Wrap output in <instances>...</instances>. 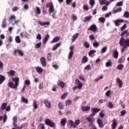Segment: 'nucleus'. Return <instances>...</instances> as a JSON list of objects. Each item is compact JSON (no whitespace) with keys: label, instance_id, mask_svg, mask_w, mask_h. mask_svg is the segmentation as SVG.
Segmentation results:
<instances>
[{"label":"nucleus","instance_id":"48","mask_svg":"<svg viewBox=\"0 0 129 129\" xmlns=\"http://www.w3.org/2000/svg\"><path fill=\"white\" fill-rule=\"evenodd\" d=\"M124 17L126 18V19H128L129 18V12H125L124 13Z\"/></svg>","mask_w":129,"mask_h":129},{"label":"nucleus","instance_id":"17","mask_svg":"<svg viewBox=\"0 0 129 129\" xmlns=\"http://www.w3.org/2000/svg\"><path fill=\"white\" fill-rule=\"evenodd\" d=\"M117 83L118 85L119 88H121L122 87V81L120 80L119 78L116 79Z\"/></svg>","mask_w":129,"mask_h":129},{"label":"nucleus","instance_id":"15","mask_svg":"<svg viewBox=\"0 0 129 129\" xmlns=\"http://www.w3.org/2000/svg\"><path fill=\"white\" fill-rule=\"evenodd\" d=\"M35 69L38 74H42L43 73V69L40 67H36Z\"/></svg>","mask_w":129,"mask_h":129},{"label":"nucleus","instance_id":"49","mask_svg":"<svg viewBox=\"0 0 129 129\" xmlns=\"http://www.w3.org/2000/svg\"><path fill=\"white\" fill-rule=\"evenodd\" d=\"M33 107L34 109H37L38 108V104H37V101H36L33 102Z\"/></svg>","mask_w":129,"mask_h":129},{"label":"nucleus","instance_id":"30","mask_svg":"<svg viewBox=\"0 0 129 129\" xmlns=\"http://www.w3.org/2000/svg\"><path fill=\"white\" fill-rule=\"evenodd\" d=\"M21 101H22V102H23L24 103H26V104H28L29 103V101L28 100V99L25 98V97H21Z\"/></svg>","mask_w":129,"mask_h":129},{"label":"nucleus","instance_id":"27","mask_svg":"<svg viewBox=\"0 0 129 129\" xmlns=\"http://www.w3.org/2000/svg\"><path fill=\"white\" fill-rule=\"evenodd\" d=\"M66 121H67L66 118H63L60 121L61 125L64 126V125L66 124Z\"/></svg>","mask_w":129,"mask_h":129},{"label":"nucleus","instance_id":"20","mask_svg":"<svg viewBox=\"0 0 129 129\" xmlns=\"http://www.w3.org/2000/svg\"><path fill=\"white\" fill-rule=\"evenodd\" d=\"M82 111H89L90 110V106H83L82 107Z\"/></svg>","mask_w":129,"mask_h":129},{"label":"nucleus","instance_id":"3","mask_svg":"<svg viewBox=\"0 0 129 129\" xmlns=\"http://www.w3.org/2000/svg\"><path fill=\"white\" fill-rule=\"evenodd\" d=\"M119 44L120 47H123V46H125V47H129V38L124 39V37H121L120 39Z\"/></svg>","mask_w":129,"mask_h":129},{"label":"nucleus","instance_id":"10","mask_svg":"<svg viewBox=\"0 0 129 129\" xmlns=\"http://www.w3.org/2000/svg\"><path fill=\"white\" fill-rule=\"evenodd\" d=\"M97 123L98 124L99 127L100 128H103L104 127V124L102 123V120L100 119V118H98L97 120Z\"/></svg>","mask_w":129,"mask_h":129},{"label":"nucleus","instance_id":"40","mask_svg":"<svg viewBox=\"0 0 129 129\" xmlns=\"http://www.w3.org/2000/svg\"><path fill=\"white\" fill-rule=\"evenodd\" d=\"M61 45V43H57L52 48V51H55Z\"/></svg>","mask_w":129,"mask_h":129},{"label":"nucleus","instance_id":"53","mask_svg":"<svg viewBox=\"0 0 129 129\" xmlns=\"http://www.w3.org/2000/svg\"><path fill=\"white\" fill-rule=\"evenodd\" d=\"M52 58V55L51 53H48L47 55V59L48 61H51V58Z\"/></svg>","mask_w":129,"mask_h":129},{"label":"nucleus","instance_id":"56","mask_svg":"<svg viewBox=\"0 0 129 129\" xmlns=\"http://www.w3.org/2000/svg\"><path fill=\"white\" fill-rule=\"evenodd\" d=\"M110 93H111V91H110V90H108L105 93L106 96H107V97H108L109 95H110Z\"/></svg>","mask_w":129,"mask_h":129},{"label":"nucleus","instance_id":"45","mask_svg":"<svg viewBox=\"0 0 129 129\" xmlns=\"http://www.w3.org/2000/svg\"><path fill=\"white\" fill-rule=\"evenodd\" d=\"M106 51H107V46H105L103 48H102L101 51V53H105V52H106Z\"/></svg>","mask_w":129,"mask_h":129},{"label":"nucleus","instance_id":"19","mask_svg":"<svg viewBox=\"0 0 129 129\" xmlns=\"http://www.w3.org/2000/svg\"><path fill=\"white\" fill-rule=\"evenodd\" d=\"M113 58L114 59H117L118 58V51L117 50H114L113 52Z\"/></svg>","mask_w":129,"mask_h":129},{"label":"nucleus","instance_id":"11","mask_svg":"<svg viewBox=\"0 0 129 129\" xmlns=\"http://www.w3.org/2000/svg\"><path fill=\"white\" fill-rule=\"evenodd\" d=\"M91 111H92V113L91 114V115H95L97 112H99V111H100V109L96 108H92L91 109Z\"/></svg>","mask_w":129,"mask_h":129},{"label":"nucleus","instance_id":"52","mask_svg":"<svg viewBox=\"0 0 129 129\" xmlns=\"http://www.w3.org/2000/svg\"><path fill=\"white\" fill-rule=\"evenodd\" d=\"M7 120H8V116H7V114H5L3 117V122L5 123Z\"/></svg>","mask_w":129,"mask_h":129},{"label":"nucleus","instance_id":"59","mask_svg":"<svg viewBox=\"0 0 129 129\" xmlns=\"http://www.w3.org/2000/svg\"><path fill=\"white\" fill-rule=\"evenodd\" d=\"M68 94L67 93H65L64 94H62L61 96V99H65V98L67 97Z\"/></svg>","mask_w":129,"mask_h":129},{"label":"nucleus","instance_id":"62","mask_svg":"<svg viewBox=\"0 0 129 129\" xmlns=\"http://www.w3.org/2000/svg\"><path fill=\"white\" fill-rule=\"evenodd\" d=\"M17 121H18V117L17 116H15L13 118V122H17Z\"/></svg>","mask_w":129,"mask_h":129},{"label":"nucleus","instance_id":"61","mask_svg":"<svg viewBox=\"0 0 129 129\" xmlns=\"http://www.w3.org/2000/svg\"><path fill=\"white\" fill-rule=\"evenodd\" d=\"M41 45H42V43L39 42L35 45V47L36 48H40L41 47Z\"/></svg>","mask_w":129,"mask_h":129},{"label":"nucleus","instance_id":"29","mask_svg":"<svg viewBox=\"0 0 129 129\" xmlns=\"http://www.w3.org/2000/svg\"><path fill=\"white\" fill-rule=\"evenodd\" d=\"M72 104V101L71 100H67L65 101V105L66 106H69V105H71Z\"/></svg>","mask_w":129,"mask_h":129},{"label":"nucleus","instance_id":"24","mask_svg":"<svg viewBox=\"0 0 129 129\" xmlns=\"http://www.w3.org/2000/svg\"><path fill=\"white\" fill-rule=\"evenodd\" d=\"M5 80H6V77L5 76L0 75V85L1 84H3V83H4Z\"/></svg>","mask_w":129,"mask_h":129},{"label":"nucleus","instance_id":"1","mask_svg":"<svg viewBox=\"0 0 129 129\" xmlns=\"http://www.w3.org/2000/svg\"><path fill=\"white\" fill-rule=\"evenodd\" d=\"M46 8H48L49 14H50V15L52 14L51 17L52 19L56 20L57 19V17L56 16L57 11L55 10V8H54V5H53V3L49 2L47 3Z\"/></svg>","mask_w":129,"mask_h":129},{"label":"nucleus","instance_id":"22","mask_svg":"<svg viewBox=\"0 0 129 129\" xmlns=\"http://www.w3.org/2000/svg\"><path fill=\"white\" fill-rule=\"evenodd\" d=\"M69 123L70 125H71L73 128H76V125H75V123L72 120H69Z\"/></svg>","mask_w":129,"mask_h":129},{"label":"nucleus","instance_id":"51","mask_svg":"<svg viewBox=\"0 0 129 129\" xmlns=\"http://www.w3.org/2000/svg\"><path fill=\"white\" fill-rule=\"evenodd\" d=\"M72 19L73 21H77V16L74 14H72Z\"/></svg>","mask_w":129,"mask_h":129},{"label":"nucleus","instance_id":"46","mask_svg":"<svg viewBox=\"0 0 129 129\" xmlns=\"http://www.w3.org/2000/svg\"><path fill=\"white\" fill-rule=\"evenodd\" d=\"M95 4V2L94 1V0H90V6H91V9H92V8H93V6H94Z\"/></svg>","mask_w":129,"mask_h":129},{"label":"nucleus","instance_id":"43","mask_svg":"<svg viewBox=\"0 0 129 129\" xmlns=\"http://www.w3.org/2000/svg\"><path fill=\"white\" fill-rule=\"evenodd\" d=\"M99 22H100V23H102V24H103V23L105 22V18H104V17H101L99 19Z\"/></svg>","mask_w":129,"mask_h":129},{"label":"nucleus","instance_id":"26","mask_svg":"<svg viewBox=\"0 0 129 129\" xmlns=\"http://www.w3.org/2000/svg\"><path fill=\"white\" fill-rule=\"evenodd\" d=\"M60 40V37L59 36H56L54 37L53 40L51 41V44H53V43H56V42H58Z\"/></svg>","mask_w":129,"mask_h":129},{"label":"nucleus","instance_id":"18","mask_svg":"<svg viewBox=\"0 0 129 129\" xmlns=\"http://www.w3.org/2000/svg\"><path fill=\"white\" fill-rule=\"evenodd\" d=\"M79 36V33L75 34L72 37V42L73 43H74V42L76 41V40H77V38H78Z\"/></svg>","mask_w":129,"mask_h":129},{"label":"nucleus","instance_id":"12","mask_svg":"<svg viewBox=\"0 0 129 129\" xmlns=\"http://www.w3.org/2000/svg\"><path fill=\"white\" fill-rule=\"evenodd\" d=\"M88 31H92V32H96L97 31V27L95 24L91 25L90 28L88 29Z\"/></svg>","mask_w":129,"mask_h":129},{"label":"nucleus","instance_id":"38","mask_svg":"<svg viewBox=\"0 0 129 129\" xmlns=\"http://www.w3.org/2000/svg\"><path fill=\"white\" fill-rule=\"evenodd\" d=\"M57 106L60 110H62V109H64V106H63V104L61 102L58 103Z\"/></svg>","mask_w":129,"mask_h":129},{"label":"nucleus","instance_id":"5","mask_svg":"<svg viewBox=\"0 0 129 129\" xmlns=\"http://www.w3.org/2000/svg\"><path fill=\"white\" fill-rule=\"evenodd\" d=\"M74 49V46H71L70 47V51L68 55V60H71L72 59V57H73V55H74V52L73 51V49Z\"/></svg>","mask_w":129,"mask_h":129},{"label":"nucleus","instance_id":"9","mask_svg":"<svg viewBox=\"0 0 129 129\" xmlns=\"http://www.w3.org/2000/svg\"><path fill=\"white\" fill-rule=\"evenodd\" d=\"M40 61L42 67H46L47 66V62H46V58L42 57L40 58Z\"/></svg>","mask_w":129,"mask_h":129},{"label":"nucleus","instance_id":"50","mask_svg":"<svg viewBox=\"0 0 129 129\" xmlns=\"http://www.w3.org/2000/svg\"><path fill=\"white\" fill-rule=\"evenodd\" d=\"M27 125H28V123H27L22 124H21V125L20 126H18L17 129H22V128H23V127H24V126H27Z\"/></svg>","mask_w":129,"mask_h":129},{"label":"nucleus","instance_id":"13","mask_svg":"<svg viewBox=\"0 0 129 129\" xmlns=\"http://www.w3.org/2000/svg\"><path fill=\"white\" fill-rule=\"evenodd\" d=\"M75 83L76 85L78 86V89H81V88H82V83H81V82H80V81L78 79H76Z\"/></svg>","mask_w":129,"mask_h":129},{"label":"nucleus","instance_id":"41","mask_svg":"<svg viewBox=\"0 0 129 129\" xmlns=\"http://www.w3.org/2000/svg\"><path fill=\"white\" fill-rule=\"evenodd\" d=\"M94 53H96V50H91L89 52L88 55L90 57H92V54H94Z\"/></svg>","mask_w":129,"mask_h":129},{"label":"nucleus","instance_id":"44","mask_svg":"<svg viewBox=\"0 0 129 129\" xmlns=\"http://www.w3.org/2000/svg\"><path fill=\"white\" fill-rule=\"evenodd\" d=\"M80 124V119L76 120L75 122V125H76V128L77 127L78 125Z\"/></svg>","mask_w":129,"mask_h":129},{"label":"nucleus","instance_id":"47","mask_svg":"<svg viewBox=\"0 0 129 129\" xmlns=\"http://www.w3.org/2000/svg\"><path fill=\"white\" fill-rule=\"evenodd\" d=\"M93 47H98L99 46V43L97 42L96 40H95V41L93 43Z\"/></svg>","mask_w":129,"mask_h":129},{"label":"nucleus","instance_id":"21","mask_svg":"<svg viewBox=\"0 0 129 129\" xmlns=\"http://www.w3.org/2000/svg\"><path fill=\"white\" fill-rule=\"evenodd\" d=\"M49 39H50V35H49V34L46 35L43 39V44L45 45L46 44V43H47L49 40Z\"/></svg>","mask_w":129,"mask_h":129},{"label":"nucleus","instance_id":"2","mask_svg":"<svg viewBox=\"0 0 129 129\" xmlns=\"http://www.w3.org/2000/svg\"><path fill=\"white\" fill-rule=\"evenodd\" d=\"M13 81L15 83V84L14 83L10 82L8 83V85L10 88H12L13 89H17L18 88V86H19V82L20 81V78H13Z\"/></svg>","mask_w":129,"mask_h":129},{"label":"nucleus","instance_id":"7","mask_svg":"<svg viewBox=\"0 0 129 129\" xmlns=\"http://www.w3.org/2000/svg\"><path fill=\"white\" fill-rule=\"evenodd\" d=\"M43 104H44L46 108H51V106H52V105L51 104V102L46 99L44 100Z\"/></svg>","mask_w":129,"mask_h":129},{"label":"nucleus","instance_id":"37","mask_svg":"<svg viewBox=\"0 0 129 129\" xmlns=\"http://www.w3.org/2000/svg\"><path fill=\"white\" fill-rule=\"evenodd\" d=\"M121 11H122V9L121 8V7H119L118 9L113 11L112 14H116V13H120V12H121Z\"/></svg>","mask_w":129,"mask_h":129},{"label":"nucleus","instance_id":"54","mask_svg":"<svg viewBox=\"0 0 129 129\" xmlns=\"http://www.w3.org/2000/svg\"><path fill=\"white\" fill-rule=\"evenodd\" d=\"M15 19H16V16L15 15H12L9 18V22H10V23H12V20H15Z\"/></svg>","mask_w":129,"mask_h":129},{"label":"nucleus","instance_id":"31","mask_svg":"<svg viewBox=\"0 0 129 129\" xmlns=\"http://www.w3.org/2000/svg\"><path fill=\"white\" fill-rule=\"evenodd\" d=\"M6 23H7V19H4L3 21L2 28H3L4 29H5V28H7Z\"/></svg>","mask_w":129,"mask_h":129},{"label":"nucleus","instance_id":"55","mask_svg":"<svg viewBox=\"0 0 129 129\" xmlns=\"http://www.w3.org/2000/svg\"><path fill=\"white\" fill-rule=\"evenodd\" d=\"M24 34H25V36H28V33L27 32H21L20 33V36L22 37V38H24Z\"/></svg>","mask_w":129,"mask_h":129},{"label":"nucleus","instance_id":"25","mask_svg":"<svg viewBox=\"0 0 129 129\" xmlns=\"http://www.w3.org/2000/svg\"><path fill=\"white\" fill-rule=\"evenodd\" d=\"M88 62V58L86 56H84L82 58V63H85Z\"/></svg>","mask_w":129,"mask_h":129},{"label":"nucleus","instance_id":"14","mask_svg":"<svg viewBox=\"0 0 129 129\" xmlns=\"http://www.w3.org/2000/svg\"><path fill=\"white\" fill-rule=\"evenodd\" d=\"M38 24L40 26H50V22H42L41 21H38Z\"/></svg>","mask_w":129,"mask_h":129},{"label":"nucleus","instance_id":"16","mask_svg":"<svg viewBox=\"0 0 129 129\" xmlns=\"http://www.w3.org/2000/svg\"><path fill=\"white\" fill-rule=\"evenodd\" d=\"M116 124H117V121L115 119L112 120V129H115L116 127Z\"/></svg>","mask_w":129,"mask_h":129},{"label":"nucleus","instance_id":"60","mask_svg":"<svg viewBox=\"0 0 129 129\" xmlns=\"http://www.w3.org/2000/svg\"><path fill=\"white\" fill-rule=\"evenodd\" d=\"M105 2H106V0H100L99 3L101 5H105Z\"/></svg>","mask_w":129,"mask_h":129},{"label":"nucleus","instance_id":"8","mask_svg":"<svg viewBox=\"0 0 129 129\" xmlns=\"http://www.w3.org/2000/svg\"><path fill=\"white\" fill-rule=\"evenodd\" d=\"M113 23L116 27H119V26H120V23H123V20L117 19V20H114L113 21Z\"/></svg>","mask_w":129,"mask_h":129},{"label":"nucleus","instance_id":"57","mask_svg":"<svg viewBox=\"0 0 129 129\" xmlns=\"http://www.w3.org/2000/svg\"><path fill=\"white\" fill-rule=\"evenodd\" d=\"M84 70H91V68L90 67V65L88 64L84 68Z\"/></svg>","mask_w":129,"mask_h":129},{"label":"nucleus","instance_id":"33","mask_svg":"<svg viewBox=\"0 0 129 129\" xmlns=\"http://www.w3.org/2000/svg\"><path fill=\"white\" fill-rule=\"evenodd\" d=\"M123 67H124V66H123V64H120L119 65H118L116 67V69L117 70H120L121 71L123 69Z\"/></svg>","mask_w":129,"mask_h":129},{"label":"nucleus","instance_id":"32","mask_svg":"<svg viewBox=\"0 0 129 129\" xmlns=\"http://www.w3.org/2000/svg\"><path fill=\"white\" fill-rule=\"evenodd\" d=\"M92 18V16H87L85 18L84 20L83 21L84 23H86V22H88V21H90Z\"/></svg>","mask_w":129,"mask_h":129},{"label":"nucleus","instance_id":"39","mask_svg":"<svg viewBox=\"0 0 129 129\" xmlns=\"http://www.w3.org/2000/svg\"><path fill=\"white\" fill-rule=\"evenodd\" d=\"M83 45L84 46V47H85V48H86L87 49H88V48H89V47H90V44H89V43L87 41H85L84 42Z\"/></svg>","mask_w":129,"mask_h":129},{"label":"nucleus","instance_id":"28","mask_svg":"<svg viewBox=\"0 0 129 129\" xmlns=\"http://www.w3.org/2000/svg\"><path fill=\"white\" fill-rule=\"evenodd\" d=\"M7 105H8L7 103H3L1 107V110H5V109H6V108L7 107Z\"/></svg>","mask_w":129,"mask_h":129},{"label":"nucleus","instance_id":"4","mask_svg":"<svg viewBox=\"0 0 129 129\" xmlns=\"http://www.w3.org/2000/svg\"><path fill=\"white\" fill-rule=\"evenodd\" d=\"M44 122L46 125H48L50 127H55V123L50 119H45Z\"/></svg>","mask_w":129,"mask_h":129},{"label":"nucleus","instance_id":"36","mask_svg":"<svg viewBox=\"0 0 129 129\" xmlns=\"http://www.w3.org/2000/svg\"><path fill=\"white\" fill-rule=\"evenodd\" d=\"M15 71L11 70L7 73V74H8L9 76H15Z\"/></svg>","mask_w":129,"mask_h":129},{"label":"nucleus","instance_id":"42","mask_svg":"<svg viewBox=\"0 0 129 129\" xmlns=\"http://www.w3.org/2000/svg\"><path fill=\"white\" fill-rule=\"evenodd\" d=\"M112 64L111 63V60L109 59L107 62H106V67H109V66H111Z\"/></svg>","mask_w":129,"mask_h":129},{"label":"nucleus","instance_id":"63","mask_svg":"<svg viewBox=\"0 0 129 129\" xmlns=\"http://www.w3.org/2000/svg\"><path fill=\"white\" fill-rule=\"evenodd\" d=\"M24 83L26 85H30V84H31V82L29 80H25V82Z\"/></svg>","mask_w":129,"mask_h":129},{"label":"nucleus","instance_id":"23","mask_svg":"<svg viewBox=\"0 0 129 129\" xmlns=\"http://www.w3.org/2000/svg\"><path fill=\"white\" fill-rule=\"evenodd\" d=\"M57 85H58V86H60L61 88H64V87H65V83L61 81H58L57 82Z\"/></svg>","mask_w":129,"mask_h":129},{"label":"nucleus","instance_id":"64","mask_svg":"<svg viewBox=\"0 0 129 129\" xmlns=\"http://www.w3.org/2000/svg\"><path fill=\"white\" fill-rule=\"evenodd\" d=\"M36 39L37 40H42V36L40 34H37L36 36Z\"/></svg>","mask_w":129,"mask_h":129},{"label":"nucleus","instance_id":"58","mask_svg":"<svg viewBox=\"0 0 129 129\" xmlns=\"http://www.w3.org/2000/svg\"><path fill=\"white\" fill-rule=\"evenodd\" d=\"M122 5H123L122 2H118L116 4V7H122Z\"/></svg>","mask_w":129,"mask_h":129},{"label":"nucleus","instance_id":"35","mask_svg":"<svg viewBox=\"0 0 129 129\" xmlns=\"http://www.w3.org/2000/svg\"><path fill=\"white\" fill-rule=\"evenodd\" d=\"M15 42H16V43H17V44H20V43H21V39L20 38L19 36H16Z\"/></svg>","mask_w":129,"mask_h":129},{"label":"nucleus","instance_id":"34","mask_svg":"<svg viewBox=\"0 0 129 129\" xmlns=\"http://www.w3.org/2000/svg\"><path fill=\"white\" fill-rule=\"evenodd\" d=\"M34 13L37 15H41V9L40 8L38 7H36V11Z\"/></svg>","mask_w":129,"mask_h":129},{"label":"nucleus","instance_id":"6","mask_svg":"<svg viewBox=\"0 0 129 129\" xmlns=\"http://www.w3.org/2000/svg\"><path fill=\"white\" fill-rule=\"evenodd\" d=\"M93 115H91V114L89 115V117L86 118L87 121L89 122L91 124H92L94 121H95V118L93 117Z\"/></svg>","mask_w":129,"mask_h":129}]
</instances>
